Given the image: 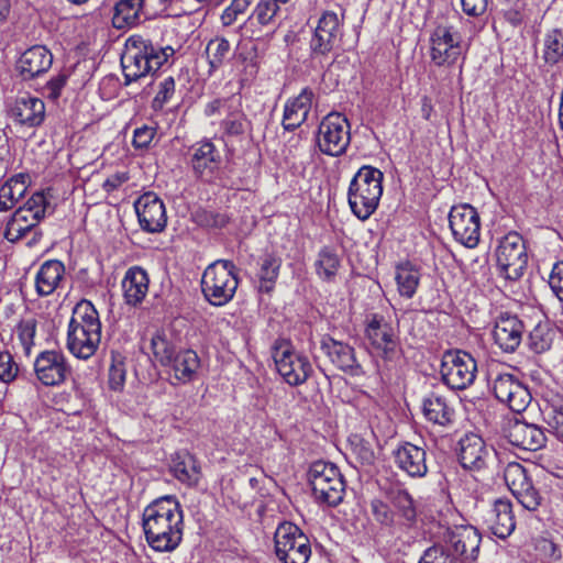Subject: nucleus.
Segmentation results:
<instances>
[{"label":"nucleus","mask_w":563,"mask_h":563,"mask_svg":"<svg viewBox=\"0 0 563 563\" xmlns=\"http://www.w3.org/2000/svg\"><path fill=\"white\" fill-rule=\"evenodd\" d=\"M143 530L147 544L157 552H172L183 540L184 515L174 496L151 503L143 511Z\"/></svg>","instance_id":"f257e3e1"},{"label":"nucleus","mask_w":563,"mask_h":563,"mask_svg":"<svg viewBox=\"0 0 563 563\" xmlns=\"http://www.w3.org/2000/svg\"><path fill=\"white\" fill-rule=\"evenodd\" d=\"M101 342L99 313L88 300L79 301L73 309L68 323L67 349L82 360L91 357Z\"/></svg>","instance_id":"f03ea898"},{"label":"nucleus","mask_w":563,"mask_h":563,"mask_svg":"<svg viewBox=\"0 0 563 563\" xmlns=\"http://www.w3.org/2000/svg\"><path fill=\"white\" fill-rule=\"evenodd\" d=\"M174 53L172 46L157 47L152 41L141 35L130 36L121 56L125 85L158 70Z\"/></svg>","instance_id":"7ed1b4c3"},{"label":"nucleus","mask_w":563,"mask_h":563,"mask_svg":"<svg viewBox=\"0 0 563 563\" xmlns=\"http://www.w3.org/2000/svg\"><path fill=\"white\" fill-rule=\"evenodd\" d=\"M383 173L373 166L364 165L352 178L347 200L353 214L367 220L377 209L383 195Z\"/></svg>","instance_id":"20e7f679"},{"label":"nucleus","mask_w":563,"mask_h":563,"mask_svg":"<svg viewBox=\"0 0 563 563\" xmlns=\"http://www.w3.org/2000/svg\"><path fill=\"white\" fill-rule=\"evenodd\" d=\"M47 206L48 201L43 192L33 194L8 221L4 238L15 243L31 235L27 246L37 244L43 236L38 223L44 219Z\"/></svg>","instance_id":"39448f33"},{"label":"nucleus","mask_w":563,"mask_h":563,"mask_svg":"<svg viewBox=\"0 0 563 563\" xmlns=\"http://www.w3.org/2000/svg\"><path fill=\"white\" fill-rule=\"evenodd\" d=\"M238 285L236 266L228 260H218L210 264L201 278V290L206 300L217 307L233 299Z\"/></svg>","instance_id":"423d86ee"},{"label":"nucleus","mask_w":563,"mask_h":563,"mask_svg":"<svg viewBox=\"0 0 563 563\" xmlns=\"http://www.w3.org/2000/svg\"><path fill=\"white\" fill-rule=\"evenodd\" d=\"M308 481L318 503L335 507L343 500L345 482L333 463L313 462L308 470Z\"/></svg>","instance_id":"0eeeda50"},{"label":"nucleus","mask_w":563,"mask_h":563,"mask_svg":"<svg viewBox=\"0 0 563 563\" xmlns=\"http://www.w3.org/2000/svg\"><path fill=\"white\" fill-rule=\"evenodd\" d=\"M316 143L324 155L338 157L345 154L351 143V125L346 117L339 112L327 114L318 126Z\"/></svg>","instance_id":"6e6552de"},{"label":"nucleus","mask_w":563,"mask_h":563,"mask_svg":"<svg viewBox=\"0 0 563 563\" xmlns=\"http://www.w3.org/2000/svg\"><path fill=\"white\" fill-rule=\"evenodd\" d=\"M275 554L282 563H307L311 556L308 537L292 522L284 521L274 533Z\"/></svg>","instance_id":"1a4fd4ad"},{"label":"nucleus","mask_w":563,"mask_h":563,"mask_svg":"<svg viewBox=\"0 0 563 563\" xmlns=\"http://www.w3.org/2000/svg\"><path fill=\"white\" fill-rule=\"evenodd\" d=\"M441 376L443 383L455 390H463L471 386L477 373V363L467 352L449 350L443 353L441 361Z\"/></svg>","instance_id":"9d476101"},{"label":"nucleus","mask_w":563,"mask_h":563,"mask_svg":"<svg viewBox=\"0 0 563 563\" xmlns=\"http://www.w3.org/2000/svg\"><path fill=\"white\" fill-rule=\"evenodd\" d=\"M272 355L278 373L290 386L302 385L313 372L309 360L297 354L286 340L275 342Z\"/></svg>","instance_id":"9b49d317"},{"label":"nucleus","mask_w":563,"mask_h":563,"mask_svg":"<svg viewBox=\"0 0 563 563\" xmlns=\"http://www.w3.org/2000/svg\"><path fill=\"white\" fill-rule=\"evenodd\" d=\"M496 261L500 273L510 280L519 279L527 268L528 254L522 236L509 232L499 242L496 250Z\"/></svg>","instance_id":"f8f14e48"},{"label":"nucleus","mask_w":563,"mask_h":563,"mask_svg":"<svg viewBox=\"0 0 563 563\" xmlns=\"http://www.w3.org/2000/svg\"><path fill=\"white\" fill-rule=\"evenodd\" d=\"M505 483L517 499L527 510L534 511L542 501V496L529 474V471L518 462H510L504 470Z\"/></svg>","instance_id":"ddd939ff"},{"label":"nucleus","mask_w":563,"mask_h":563,"mask_svg":"<svg viewBox=\"0 0 563 563\" xmlns=\"http://www.w3.org/2000/svg\"><path fill=\"white\" fill-rule=\"evenodd\" d=\"M449 224L455 241L468 249L477 246L481 236V219L473 206L468 203L453 206L449 213Z\"/></svg>","instance_id":"4468645a"},{"label":"nucleus","mask_w":563,"mask_h":563,"mask_svg":"<svg viewBox=\"0 0 563 563\" xmlns=\"http://www.w3.org/2000/svg\"><path fill=\"white\" fill-rule=\"evenodd\" d=\"M495 397L506 404L510 410L522 412L531 401L528 387L514 374L499 373L492 379Z\"/></svg>","instance_id":"2eb2a0df"},{"label":"nucleus","mask_w":563,"mask_h":563,"mask_svg":"<svg viewBox=\"0 0 563 563\" xmlns=\"http://www.w3.org/2000/svg\"><path fill=\"white\" fill-rule=\"evenodd\" d=\"M441 539L450 551L457 554L460 563L477 559L482 538L476 528L472 526L448 528Z\"/></svg>","instance_id":"dca6fc26"},{"label":"nucleus","mask_w":563,"mask_h":563,"mask_svg":"<svg viewBox=\"0 0 563 563\" xmlns=\"http://www.w3.org/2000/svg\"><path fill=\"white\" fill-rule=\"evenodd\" d=\"M221 163V153L210 140L197 142L190 147L189 164L198 179L213 183Z\"/></svg>","instance_id":"f3484780"},{"label":"nucleus","mask_w":563,"mask_h":563,"mask_svg":"<svg viewBox=\"0 0 563 563\" xmlns=\"http://www.w3.org/2000/svg\"><path fill=\"white\" fill-rule=\"evenodd\" d=\"M34 371L44 386H58L70 374V366L62 352L44 351L36 356Z\"/></svg>","instance_id":"a211bd4d"},{"label":"nucleus","mask_w":563,"mask_h":563,"mask_svg":"<svg viewBox=\"0 0 563 563\" xmlns=\"http://www.w3.org/2000/svg\"><path fill=\"white\" fill-rule=\"evenodd\" d=\"M141 228L150 233L162 232L167 223L164 202L154 192L143 194L134 203Z\"/></svg>","instance_id":"6ab92c4d"},{"label":"nucleus","mask_w":563,"mask_h":563,"mask_svg":"<svg viewBox=\"0 0 563 563\" xmlns=\"http://www.w3.org/2000/svg\"><path fill=\"white\" fill-rule=\"evenodd\" d=\"M341 35V20L333 11H325L320 16L310 40L313 56H325L336 45Z\"/></svg>","instance_id":"aec40b11"},{"label":"nucleus","mask_w":563,"mask_h":563,"mask_svg":"<svg viewBox=\"0 0 563 563\" xmlns=\"http://www.w3.org/2000/svg\"><path fill=\"white\" fill-rule=\"evenodd\" d=\"M481 523L484 529L500 539L509 537L515 528L516 521L512 514V505L508 499H497L481 515Z\"/></svg>","instance_id":"412c9836"},{"label":"nucleus","mask_w":563,"mask_h":563,"mask_svg":"<svg viewBox=\"0 0 563 563\" xmlns=\"http://www.w3.org/2000/svg\"><path fill=\"white\" fill-rule=\"evenodd\" d=\"M525 332V324L516 314L503 312L495 320L493 338L501 351L512 353L520 346Z\"/></svg>","instance_id":"4be33fe9"},{"label":"nucleus","mask_w":563,"mask_h":563,"mask_svg":"<svg viewBox=\"0 0 563 563\" xmlns=\"http://www.w3.org/2000/svg\"><path fill=\"white\" fill-rule=\"evenodd\" d=\"M366 336L376 351V353L387 361H393L398 356V338L394 328L383 318L376 316L366 328Z\"/></svg>","instance_id":"5701e85b"},{"label":"nucleus","mask_w":563,"mask_h":563,"mask_svg":"<svg viewBox=\"0 0 563 563\" xmlns=\"http://www.w3.org/2000/svg\"><path fill=\"white\" fill-rule=\"evenodd\" d=\"M492 451L481 435L467 433L459 441L457 456L465 470L479 471L487 465Z\"/></svg>","instance_id":"b1692460"},{"label":"nucleus","mask_w":563,"mask_h":563,"mask_svg":"<svg viewBox=\"0 0 563 563\" xmlns=\"http://www.w3.org/2000/svg\"><path fill=\"white\" fill-rule=\"evenodd\" d=\"M396 466L413 478L424 477L428 473L427 451L424 446L402 442L393 452Z\"/></svg>","instance_id":"393cba45"},{"label":"nucleus","mask_w":563,"mask_h":563,"mask_svg":"<svg viewBox=\"0 0 563 563\" xmlns=\"http://www.w3.org/2000/svg\"><path fill=\"white\" fill-rule=\"evenodd\" d=\"M320 349L336 368L351 375L362 373L361 365L355 356V350L350 344L324 334L320 341Z\"/></svg>","instance_id":"a878e982"},{"label":"nucleus","mask_w":563,"mask_h":563,"mask_svg":"<svg viewBox=\"0 0 563 563\" xmlns=\"http://www.w3.org/2000/svg\"><path fill=\"white\" fill-rule=\"evenodd\" d=\"M52 64V53L43 45H34L20 56L16 70L23 80H31L45 74Z\"/></svg>","instance_id":"bb28decb"},{"label":"nucleus","mask_w":563,"mask_h":563,"mask_svg":"<svg viewBox=\"0 0 563 563\" xmlns=\"http://www.w3.org/2000/svg\"><path fill=\"white\" fill-rule=\"evenodd\" d=\"M423 417L442 428H451L455 422V409L448 398L437 391L426 395L421 402Z\"/></svg>","instance_id":"cd10ccee"},{"label":"nucleus","mask_w":563,"mask_h":563,"mask_svg":"<svg viewBox=\"0 0 563 563\" xmlns=\"http://www.w3.org/2000/svg\"><path fill=\"white\" fill-rule=\"evenodd\" d=\"M9 114L21 125L38 126L45 118V104L40 98L21 96L10 107Z\"/></svg>","instance_id":"c85d7f7f"},{"label":"nucleus","mask_w":563,"mask_h":563,"mask_svg":"<svg viewBox=\"0 0 563 563\" xmlns=\"http://www.w3.org/2000/svg\"><path fill=\"white\" fill-rule=\"evenodd\" d=\"M507 438L512 445L528 451L540 450L547 442V437L540 427L519 420L510 423Z\"/></svg>","instance_id":"c756f323"},{"label":"nucleus","mask_w":563,"mask_h":563,"mask_svg":"<svg viewBox=\"0 0 563 563\" xmlns=\"http://www.w3.org/2000/svg\"><path fill=\"white\" fill-rule=\"evenodd\" d=\"M387 500L396 516L397 530H407L417 522V508L412 496L402 488H390Z\"/></svg>","instance_id":"7c9ffc66"},{"label":"nucleus","mask_w":563,"mask_h":563,"mask_svg":"<svg viewBox=\"0 0 563 563\" xmlns=\"http://www.w3.org/2000/svg\"><path fill=\"white\" fill-rule=\"evenodd\" d=\"M313 96L311 89L303 88L297 97L286 102L282 121L285 130L294 131L307 120L311 110Z\"/></svg>","instance_id":"2f4dec72"},{"label":"nucleus","mask_w":563,"mask_h":563,"mask_svg":"<svg viewBox=\"0 0 563 563\" xmlns=\"http://www.w3.org/2000/svg\"><path fill=\"white\" fill-rule=\"evenodd\" d=\"M65 275V266L58 260L45 261L35 275V290L38 296L52 295L60 285Z\"/></svg>","instance_id":"473e14b6"},{"label":"nucleus","mask_w":563,"mask_h":563,"mask_svg":"<svg viewBox=\"0 0 563 563\" xmlns=\"http://www.w3.org/2000/svg\"><path fill=\"white\" fill-rule=\"evenodd\" d=\"M148 275L140 266L130 267L122 280V288L125 302L130 306H137L143 301L148 291Z\"/></svg>","instance_id":"72a5a7b5"},{"label":"nucleus","mask_w":563,"mask_h":563,"mask_svg":"<svg viewBox=\"0 0 563 563\" xmlns=\"http://www.w3.org/2000/svg\"><path fill=\"white\" fill-rule=\"evenodd\" d=\"M543 421L560 440H563V396L544 398L540 406Z\"/></svg>","instance_id":"f704fd0d"},{"label":"nucleus","mask_w":563,"mask_h":563,"mask_svg":"<svg viewBox=\"0 0 563 563\" xmlns=\"http://www.w3.org/2000/svg\"><path fill=\"white\" fill-rule=\"evenodd\" d=\"M169 366L173 368L174 377L185 384L194 379L200 367V358L192 350L179 351Z\"/></svg>","instance_id":"c9c22d12"},{"label":"nucleus","mask_w":563,"mask_h":563,"mask_svg":"<svg viewBox=\"0 0 563 563\" xmlns=\"http://www.w3.org/2000/svg\"><path fill=\"white\" fill-rule=\"evenodd\" d=\"M151 346L155 358L163 365L172 364L178 353L177 343L172 332L166 329L157 330L151 340Z\"/></svg>","instance_id":"e433bc0d"},{"label":"nucleus","mask_w":563,"mask_h":563,"mask_svg":"<svg viewBox=\"0 0 563 563\" xmlns=\"http://www.w3.org/2000/svg\"><path fill=\"white\" fill-rule=\"evenodd\" d=\"M172 472L179 482L188 486L197 485L200 479V467L189 453L176 455L173 460Z\"/></svg>","instance_id":"4c0bfd02"},{"label":"nucleus","mask_w":563,"mask_h":563,"mask_svg":"<svg viewBox=\"0 0 563 563\" xmlns=\"http://www.w3.org/2000/svg\"><path fill=\"white\" fill-rule=\"evenodd\" d=\"M421 278L420 271L411 263L397 265L395 280L400 296L412 298L417 291Z\"/></svg>","instance_id":"58836bf2"},{"label":"nucleus","mask_w":563,"mask_h":563,"mask_svg":"<svg viewBox=\"0 0 563 563\" xmlns=\"http://www.w3.org/2000/svg\"><path fill=\"white\" fill-rule=\"evenodd\" d=\"M27 176L19 174L11 177L0 188V211L12 209L15 203L25 195Z\"/></svg>","instance_id":"ea45409f"},{"label":"nucleus","mask_w":563,"mask_h":563,"mask_svg":"<svg viewBox=\"0 0 563 563\" xmlns=\"http://www.w3.org/2000/svg\"><path fill=\"white\" fill-rule=\"evenodd\" d=\"M282 266V260L274 254H265L260 262L258 290L261 292H271L276 284Z\"/></svg>","instance_id":"a19ab883"},{"label":"nucleus","mask_w":563,"mask_h":563,"mask_svg":"<svg viewBox=\"0 0 563 563\" xmlns=\"http://www.w3.org/2000/svg\"><path fill=\"white\" fill-rule=\"evenodd\" d=\"M143 4L144 0H120L117 2L112 19L114 27L122 29L136 24Z\"/></svg>","instance_id":"79ce46f5"},{"label":"nucleus","mask_w":563,"mask_h":563,"mask_svg":"<svg viewBox=\"0 0 563 563\" xmlns=\"http://www.w3.org/2000/svg\"><path fill=\"white\" fill-rule=\"evenodd\" d=\"M314 266L317 275L321 279L331 282L338 273L340 260L334 250L325 246L320 250Z\"/></svg>","instance_id":"37998d69"},{"label":"nucleus","mask_w":563,"mask_h":563,"mask_svg":"<svg viewBox=\"0 0 563 563\" xmlns=\"http://www.w3.org/2000/svg\"><path fill=\"white\" fill-rule=\"evenodd\" d=\"M554 335L555 330L550 327L549 322H539L529 333V345L536 353L545 352L551 347Z\"/></svg>","instance_id":"c03bdc74"},{"label":"nucleus","mask_w":563,"mask_h":563,"mask_svg":"<svg viewBox=\"0 0 563 563\" xmlns=\"http://www.w3.org/2000/svg\"><path fill=\"white\" fill-rule=\"evenodd\" d=\"M282 14V5L274 0H261L252 15L258 24L263 26H276V20Z\"/></svg>","instance_id":"a18cd8bd"},{"label":"nucleus","mask_w":563,"mask_h":563,"mask_svg":"<svg viewBox=\"0 0 563 563\" xmlns=\"http://www.w3.org/2000/svg\"><path fill=\"white\" fill-rule=\"evenodd\" d=\"M230 51L231 45L227 38L217 36L210 40L206 46V55L210 68L216 70L221 67L229 56Z\"/></svg>","instance_id":"49530a36"},{"label":"nucleus","mask_w":563,"mask_h":563,"mask_svg":"<svg viewBox=\"0 0 563 563\" xmlns=\"http://www.w3.org/2000/svg\"><path fill=\"white\" fill-rule=\"evenodd\" d=\"M418 563H460L457 554L450 551L440 538L431 547L427 548Z\"/></svg>","instance_id":"de8ad7c7"},{"label":"nucleus","mask_w":563,"mask_h":563,"mask_svg":"<svg viewBox=\"0 0 563 563\" xmlns=\"http://www.w3.org/2000/svg\"><path fill=\"white\" fill-rule=\"evenodd\" d=\"M349 444L352 456L361 465H373L375 462V452L372 443L358 434H353L349 438Z\"/></svg>","instance_id":"09e8293b"},{"label":"nucleus","mask_w":563,"mask_h":563,"mask_svg":"<svg viewBox=\"0 0 563 563\" xmlns=\"http://www.w3.org/2000/svg\"><path fill=\"white\" fill-rule=\"evenodd\" d=\"M563 57V33L552 30L545 35L543 58L548 64H556Z\"/></svg>","instance_id":"8fccbe9b"},{"label":"nucleus","mask_w":563,"mask_h":563,"mask_svg":"<svg viewBox=\"0 0 563 563\" xmlns=\"http://www.w3.org/2000/svg\"><path fill=\"white\" fill-rule=\"evenodd\" d=\"M371 514L380 526L397 530L396 516H394L389 501L373 499L371 501Z\"/></svg>","instance_id":"3c124183"},{"label":"nucleus","mask_w":563,"mask_h":563,"mask_svg":"<svg viewBox=\"0 0 563 563\" xmlns=\"http://www.w3.org/2000/svg\"><path fill=\"white\" fill-rule=\"evenodd\" d=\"M461 55L460 45H431V59L438 66L453 65Z\"/></svg>","instance_id":"603ef678"},{"label":"nucleus","mask_w":563,"mask_h":563,"mask_svg":"<svg viewBox=\"0 0 563 563\" xmlns=\"http://www.w3.org/2000/svg\"><path fill=\"white\" fill-rule=\"evenodd\" d=\"M36 333V320L33 318L22 320L16 327L18 339L26 355L30 354L34 345V336Z\"/></svg>","instance_id":"864d4df0"},{"label":"nucleus","mask_w":563,"mask_h":563,"mask_svg":"<svg viewBox=\"0 0 563 563\" xmlns=\"http://www.w3.org/2000/svg\"><path fill=\"white\" fill-rule=\"evenodd\" d=\"M195 218L198 224L208 228H223L229 222L227 213L214 210H198Z\"/></svg>","instance_id":"5fc2aeb1"},{"label":"nucleus","mask_w":563,"mask_h":563,"mask_svg":"<svg viewBox=\"0 0 563 563\" xmlns=\"http://www.w3.org/2000/svg\"><path fill=\"white\" fill-rule=\"evenodd\" d=\"M174 93L175 80L172 76H168L158 84L157 93L152 101V108L155 111L162 110L164 106L173 98Z\"/></svg>","instance_id":"6e6d98bb"},{"label":"nucleus","mask_w":563,"mask_h":563,"mask_svg":"<svg viewBox=\"0 0 563 563\" xmlns=\"http://www.w3.org/2000/svg\"><path fill=\"white\" fill-rule=\"evenodd\" d=\"M431 45H460L461 37L453 31L452 26L438 25L430 37Z\"/></svg>","instance_id":"4d7b16f0"},{"label":"nucleus","mask_w":563,"mask_h":563,"mask_svg":"<svg viewBox=\"0 0 563 563\" xmlns=\"http://www.w3.org/2000/svg\"><path fill=\"white\" fill-rule=\"evenodd\" d=\"M253 0H232L230 5L221 14V22L224 26L232 25L239 15L244 14Z\"/></svg>","instance_id":"13d9d810"},{"label":"nucleus","mask_w":563,"mask_h":563,"mask_svg":"<svg viewBox=\"0 0 563 563\" xmlns=\"http://www.w3.org/2000/svg\"><path fill=\"white\" fill-rule=\"evenodd\" d=\"M19 367L9 352L0 353V380L11 383L15 379Z\"/></svg>","instance_id":"bf43d9fd"},{"label":"nucleus","mask_w":563,"mask_h":563,"mask_svg":"<svg viewBox=\"0 0 563 563\" xmlns=\"http://www.w3.org/2000/svg\"><path fill=\"white\" fill-rule=\"evenodd\" d=\"M246 120L243 113L235 112L222 121V129L229 135H240L245 131Z\"/></svg>","instance_id":"052dcab7"},{"label":"nucleus","mask_w":563,"mask_h":563,"mask_svg":"<svg viewBox=\"0 0 563 563\" xmlns=\"http://www.w3.org/2000/svg\"><path fill=\"white\" fill-rule=\"evenodd\" d=\"M69 74L67 71H60L56 76L52 77L45 85L46 96L56 100L60 97L62 90L68 80Z\"/></svg>","instance_id":"680f3d73"},{"label":"nucleus","mask_w":563,"mask_h":563,"mask_svg":"<svg viewBox=\"0 0 563 563\" xmlns=\"http://www.w3.org/2000/svg\"><path fill=\"white\" fill-rule=\"evenodd\" d=\"M549 285L555 296L563 301V262L554 264L549 277Z\"/></svg>","instance_id":"e2e57ef3"},{"label":"nucleus","mask_w":563,"mask_h":563,"mask_svg":"<svg viewBox=\"0 0 563 563\" xmlns=\"http://www.w3.org/2000/svg\"><path fill=\"white\" fill-rule=\"evenodd\" d=\"M155 129L143 125L134 131L133 145L135 148H147L155 136Z\"/></svg>","instance_id":"0e129e2a"},{"label":"nucleus","mask_w":563,"mask_h":563,"mask_svg":"<svg viewBox=\"0 0 563 563\" xmlns=\"http://www.w3.org/2000/svg\"><path fill=\"white\" fill-rule=\"evenodd\" d=\"M125 382V371L122 364H113L109 368V386L112 390H119Z\"/></svg>","instance_id":"69168bd1"},{"label":"nucleus","mask_w":563,"mask_h":563,"mask_svg":"<svg viewBox=\"0 0 563 563\" xmlns=\"http://www.w3.org/2000/svg\"><path fill=\"white\" fill-rule=\"evenodd\" d=\"M487 0H461L463 12L470 16H479L487 9Z\"/></svg>","instance_id":"338daca9"},{"label":"nucleus","mask_w":563,"mask_h":563,"mask_svg":"<svg viewBox=\"0 0 563 563\" xmlns=\"http://www.w3.org/2000/svg\"><path fill=\"white\" fill-rule=\"evenodd\" d=\"M128 180H129V175L126 173H124V172L115 173L106 179V181L103 184V188L107 191H113Z\"/></svg>","instance_id":"774afa93"}]
</instances>
